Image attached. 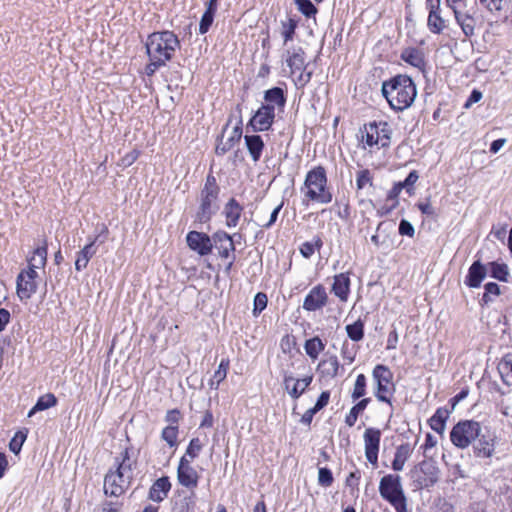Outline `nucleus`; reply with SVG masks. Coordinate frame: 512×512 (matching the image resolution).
<instances>
[{
	"label": "nucleus",
	"instance_id": "774afa93",
	"mask_svg": "<svg viewBox=\"0 0 512 512\" xmlns=\"http://www.w3.org/2000/svg\"><path fill=\"white\" fill-rule=\"evenodd\" d=\"M329 399H330V392L329 391H323L320 396L318 397L315 405L313 408H315V410L317 411H320L321 409H323L329 402Z\"/></svg>",
	"mask_w": 512,
	"mask_h": 512
},
{
	"label": "nucleus",
	"instance_id": "603ef678",
	"mask_svg": "<svg viewBox=\"0 0 512 512\" xmlns=\"http://www.w3.org/2000/svg\"><path fill=\"white\" fill-rule=\"evenodd\" d=\"M282 36L284 37V44L293 39L297 22L294 19H289L286 22H282Z\"/></svg>",
	"mask_w": 512,
	"mask_h": 512
},
{
	"label": "nucleus",
	"instance_id": "1a4fd4ad",
	"mask_svg": "<svg viewBox=\"0 0 512 512\" xmlns=\"http://www.w3.org/2000/svg\"><path fill=\"white\" fill-rule=\"evenodd\" d=\"M218 198L219 194L200 191L199 206L195 214L196 222L205 224L212 219L219 210Z\"/></svg>",
	"mask_w": 512,
	"mask_h": 512
},
{
	"label": "nucleus",
	"instance_id": "58836bf2",
	"mask_svg": "<svg viewBox=\"0 0 512 512\" xmlns=\"http://www.w3.org/2000/svg\"><path fill=\"white\" fill-rule=\"evenodd\" d=\"M498 371L502 381L508 385H512V356L506 355L498 364Z\"/></svg>",
	"mask_w": 512,
	"mask_h": 512
},
{
	"label": "nucleus",
	"instance_id": "f704fd0d",
	"mask_svg": "<svg viewBox=\"0 0 512 512\" xmlns=\"http://www.w3.org/2000/svg\"><path fill=\"white\" fill-rule=\"evenodd\" d=\"M57 404V398L54 394L48 393L38 398L36 404L28 412V417H32L39 411L54 407Z\"/></svg>",
	"mask_w": 512,
	"mask_h": 512
},
{
	"label": "nucleus",
	"instance_id": "4be33fe9",
	"mask_svg": "<svg viewBox=\"0 0 512 512\" xmlns=\"http://www.w3.org/2000/svg\"><path fill=\"white\" fill-rule=\"evenodd\" d=\"M171 489V482L168 476L158 478L150 487L148 499L153 502H162Z\"/></svg>",
	"mask_w": 512,
	"mask_h": 512
},
{
	"label": "nucleus",
	"instance_id": "b1692460",
	"mask_svg": "<svg viewBox=\"0 0 512 512\" xmlns=\"http://www.w3.org/2000/svg\"><path fill=\"white\" fill-rule=\"evenodd\" d=\"M486 274V267L479 260H476L468 270V274L465 278V284L471 288H477L481 285Z\"/></svg>",
	"mask_w": 512,
	"mask_h": 512
},
{
	"label": "nucleus",
	"instance_id": "4d7b16f0",
	"mask_svg": "<svg viewBox=\"0 0 512 512\" xmlns=\"http://www.w3.org/2000/svg\"><path fill=\"white\" fill-rule=\"evenodd\" d=\"M267 296L265 293L259 292L254 297L253 314L256 316L261 313L267 306Z\"/></svg>",
	"mask_w": 512,
	"mask_h": 512
},
{
	"label": "nucleus",
	"instance_id": "7ed1b4c3",
	"mask_svg": "<svg viewBox=\"0 0 512 512\" xmlns=\"http://www.w3.org/2000/svg\"><path fill=\"white\" fill-rule=\"evenodd\" d=\"M305 197L321 204L332 201V193L327 188V175L323 166H317L308 171L304 181Z\"/></svg>",
	"mask_w": 512,
	"mask_h": 512
},
{
	"label": "nucleus",
	"instance_id": "f257e3e1",
	"mask_svg": "<svg viewBox=\"0 0 512 512\" xmlns=\"http://www.w3.org/2000/svg\"><path fill=\"white\" fill-rule=\"evenodd\" d=\"M381 91L390 107L395 111L409 108L417 95L416 85L407 75H396L390 80L384 81Z\"/></svg>",
	"mask_w": 512,
	"mask_h": 512
},
{
	"label": "nucleus",
	"instance_id": "393cba45",
	"mask_svg": "<svg viewBox=\"0 0 512 512\" xmlns=\"http://www.w3.org/2000/svg\"><path fill=\"white\" fill-rule=\"evenodd\" d=\"M196 507V494L194 491L190 493L179 492L178 497L173 503V512H194Z\"/></svg>",
	"mask_w": 512,
	"mask_h": 512
},
{
	"label": "nucleus",
	"instance_id": "338daca9",
	"mask_svg": "<svg viewBox=\"0 0 512 512\" xmlns=\"http://www.w3.org/2000/svg\"><path fill=\"white\" fill-rule=\"evenodd\" d=\"M181 418L180 411L178 409L168 410L165 415V421L169 423V425H177Z\"/></svg>",
	"mask_w": 512,
	"mask_h": 512
},
{
	"label": "nucleus",
	"instance_id": "a211bd4d",
	"mask_svg": "<svg viewBox=\"0 0 512 512\" xmlns=\"http://www.w3.org/2000/svg\"><path fill=\"white\" fill-rule=\"evenodd\" d=\"M312 376L295 379L292 374L284 373L283 386L292 399H298L312 382Z\"/></svg>",
	"mask_w": 512,
	"mask_h": 512
},
{
	"label": "nucleus",
	"instance_id": "f3484780",
	"mask_svg": "<svg viewBox=\"0 0 512 512\" xmlns=\"http://www.w3.org/2000/svg\"><path fill=\"white\" fill-rule=\"evenodd\" d=\"M404 492L401 477L397 474H387L380 479L379 493L384 500L398 496Z\"/></svg>",
	"mask_w": 512,
	"mask_h": 512
},
{
	"label": "nucleus",
	"instance_id": "4c0bfd02",
	"mask_svg": "<svg viewBox=\"0 0 512 512\" xmlns=\"http://www.w3.org/2000/svg\"><path fill=\"white\" fill-rule=\"evenodd\" d=\"M370 401V398H363L350 409V412L345 417V423L347 426L352 427L355 425L359 414L366 409Z\"/></svg>",
	"mask_w": 512,
	"mask_h": 512
},
{
	"label": "nucleus",
	"instance_id": "e433bc0d",
	"mask_svg": "<svg viewBox=\"0 0 512 512\" xmlns=\"http://www.w3.org/2000/svg\"><path fill=\"white\" fill-rule=\"evenodd\" d=\"M401 58L413 67L421 68L424 66L423 53L417 48L405 49L401 54Z\"/></svg>",
	"mask_w": 512,
	"mask_h": 512
},
{
	"label": "nucleus",
	"instance_id": "680f3d73",
	"mask_svg": "<svg viewBox=\"0 0 512 512\" xmlns=\"http://www.w3.org/2000/svg\"><path fill=\"white\" fill-rule=\"evenodd\" d=\"M299 75L295 78V85L298 89L304 88L311 80L312 71H307L306 67L302 71H297Z\"/></svg>",
	"mask_w": 512,
	"mask_h": 512
},
{
	"label": "nucleus",
	"instance_id": "20e7f679",
	"mask_svg": "<svg viewBox=\"0 0 512 512\" xmlns=\"http://www.w3.org/2000/svg\"><path fill=\"white\" fill-rule=\"evenodd\" d=\"M133 480V471L128 466H116L110 469L104 477V493L109 496L119 497L130 487Z\"/></svg>",
	"mask_w": 512,
	"mask_h": 512
},
{
	"label": "nucleus",
	"instance_id": "5701e85b",
	"mask_svg": "<svg viewBox=\"0 0 512 512\" xmlns=\"http://www.w3.org/2000/svg\"><path fill=\"white\" fill-rule=\"evenodd\" d=\"M350 277L348 273H340L334 276L332 293L342 302H346L350 293Z\"/></svg>",
	"mask_w": 512,
	"mask_h": 512
},
{
	"label": "nucleus",
	"instance_id": "bf43d9fd",
	"mask_svg": "<svg viewBox=\"0 0 512 512\" xmlns=\"http://www.w3.org/2000/svg\"><path fill=\"white\" fill-rule=\"evenodd\" d=\"M201 192H209L214 194L220 193V187L217 184L216 178L212 174L207 175L204 187L201 189Z\"/></svg>",
	"mask_w": 512,
	"mask_h": 512
},
{
	"label": "nucleus",
	"instance_id": "f03ea898",
	"mask_svg": "<svg viewBox=\"0 0 512 512\" xmlns=\"http://www.w3.org/2000/svg\"><path fill=\"white\" fill-rule=\"evenodd\" d=\"M145 47L149 58L166 64L180 48V41L172 31L153 32L148 36Z\"/></svg>",
	"mask_w": 512,
	"mask_h": 512
},
{
	"label": "nucleus",
	"instance_id": "9d476101",
	"mask_svg": "<svg viewBox=\"0 0 512 512\" xmlns=\"http://www.w3.org/2000/svg\"><path fill=\"white\" fill-rule=\"evenodd\" d=\"M275 119L274 105H261L259 109L250 119L247 128H251L253 132H263L271 128Z\"/></svg>",
	"mask_w": 512,
	"mask_h": 512
},
{
	"label": "nucleus",
	"instance_id": "69168bd1",
	"mask_svg": "<svg viewBox=\"0 0 512 512\" xmlns=\"http://www.w3.org/2000/svg\"><path fill=\"white\" fill-rule=\"evenodd\" d=\"M166 64L154 59L149 58V63L145 67V72L148 76L154 75V73L161 67L165 66Z\"/></svg>",
	"mask_w": 512,
	"mask_h": 512
},
{
	"label": "nucleus",
	"instance_id": "8fccbe9b",
	"mask_svg": "<svg viewBox=\"0 0 512 512\" xmlns=\"http://www.w3.org/2000/svg\"><path fill=\"white\" fill-rule=\"evenodd\" d=\"M298 10L306 17H311L317 13V8L310 0H295Z\"/></svg>",
	"mask_w": 512,
	"mask_h": 512
},
{
	"label": "nucleus",
	"instance_id": "f8f14e48",
	"mask_svg": "<svg viewBox=\"0 0 512 512\" xmlns=\"http://www.w3.org/2000/svg\"><path fill=\"white\" fill-rule=\"evenodd\" d=\"M236 109L241 114V106L237 105ZM226 127L222 131L221 137L218 138V142L215 148L217 155H224L230 151L242 137V117L239 115V119L233 129L229 132V135L225 138Z\"/></svg>",
	"mask_w": 512,
	"mask_h": 512
},
{
	"label": "nucleus",
	"instance_id": "cd10ccee",
	"mask_svg": "<svg viewBox=\"0 0 512 512\" xmlns=\"http://www.w3.org/2000/svg\"><path fill=\"white\" fill-rule=\"evenodd\" d=\"M264 100L266 102L264 105H274L275 109L283 110L286 105L287 97L284 89L281 87H273L264 92Z\"/></svg>",
	"mask_w": 512,
	"mask_h": 512
},
{
	"label": "nucleus",
	"instance_id": "e2e57ef3",
	"mask_svg": "<svg viewBox=\"0 0 512 512\" xmlns=\"http://www.w3.org/2000/svg\"><path fill=\"white\" fill-rule=\"evenodd\" d=\"M417 207L421 211V213L424 215H427L430 217H435L437 215L435 208L431 205L430 197L426 198V200L424 202L417 203Z\"/></svg>",
	"mask_w": 512,
	"mask_h": 512
},
{
	"label": "nucleus",
	"instance_id": "72a5a7b5",
	"mask_svg": "<svg viewBox=\"0 0 512 512\" xmlns=\"http://www.w3.org/2000/svg\"><path fill=\"white\" fill-rule=\"evenodd\" d=\"M448 410L438 408L435 414L430 418L429 424L432 430L439 434H443L446 427V420L448 419Z\"/></svg>",
	"mask_w": 512,
	"mask_h": 512
},
{
	"label": "nucleus",
	"instance_id": "09e8293b",
	"mask_svg": "<svg viewBox=\"0 0 512 512\" xmlns=\"http://www.w3.org/2000/svg\"><path fill=\"white\" fill-rule=\"evenodd\" d=\"M229 368V360L228 359H222L218 369L214 372L213 376L216 381L215 389H218L219 384L226 378L227 371Z\"/></svg>",
	"mask_w": 512,
	"mask_h": 512
},
{
	"label": "nucleus",
	"instance_id": "c756f323",
	"mask_svg": "<svg viewBox=\"0 0 512 512\" xmlns=\"http://www.w3.org/2000/svg\"><path fill=\"white\" fill-rule=\"evenodd\" d=\"M427 3L430 5L428 27L431 32L439 34L445 28V21L438 13L439 3L436 2V4H433V1Z\"/></svg>",
	"mask_w": 512,
	"mask_h": 512
},
{
	"label": "nucleus",
	"instance_id": "7c9ffc66",
	"mask_svg": "<svg viewBox=\"0 0 512 512\" xmlns=\"http://www.w3.org/2000/svg\"><path fill=\"white\" fill-rule=\"evenodd\" d=\"M96 252L97 248L95 247L94 242H89L87 245H85L77 254L75 269L77 271H82L85 269L90 259L96 254Z\"/></svg>",
	"mask_w": 512,
	"mask_h": 512
},
{
	"label": "nucleus",
	"instance_id": "6ab92c4d",
	"mask_svg": "<svg viewBox=\"0 0 512 512\" xmlns=\"http://www.w3.org/2000/svg\"><path fill=\"white\" fill-rule=\"evenodd\" d=\"M496 437L494 435L481 434L473 442V453L477 458L490 459L495 453Z\"/></svg>",
	"mask_w": 512,
	"mask_h": 512
},
{
	"label": "nucleus",
	"instance_id": "c9c22d12",
	"mask_svg": "<svg viewBox=\"0 0 512 512\" xmlns=\"http://www.w3.org/2000/svg\"><path fill=\"white\" fill-rule=\"evenodd\" d=\"M47 261V243L44 242L42 246L37 247L33 256L29 259L28 268H33L34 270L42 268L45 266Z\"/></svg>",
	"mask_w": 512,
	"mask_h": 512
},
{
	"label": "nucleus",
	"instance_id": "49530a36",
	"mask_svg": "<svg viewBox=\"0 0 512 512\" xmlns=\"http://www.w3.org/2000/svg\"><path fill=\"white\" fill-rule=\"evenodd\" d=\"M366 394V377L364 374H359L356 378L354 388L351 394L353 401H356Z\"/></svg>",
	"mask_w": 512,
	"mask_h": 512
},
{
	"label": "nucleus",
	"instance_id": "39448f33",
	"mask_svg": "<svg viewBox=\"0 0 512 512\" xmlns=\"http://www.w3.org/2000/svg\"><path fill=\"white\" fill-rule=\"evenodd\" d=\"M481 425L474 420L459 421L450 432L451 442L460 449L469 447L480 436Z\"/></svg>",
	"mask_w": 512,
	"mask_h": 512
},
{
	"label": "nucleus",
	"instance_id": "864d4df0",
	"mask_svg": "<svg viewBox=\"0 0 512 512\" xmlns=\"http://www.w3.org/2000/svg\"><path fill=\"white\" fill-rule=\"evenodd\" d=\"M136 464L135 460H132L130 458V450L129 448H126L119 457L115 458V466H128L129 469L134 470V466Z\"/></svg>",
	"mask_w": 512,
	"mask_h": 512
},
{
	"label": "nucleus",
	"instance_id": "ddd939ff",
	"mask_svg": "<svg viewBox=\"0 0 512 512\" xmlns=\"http://www.w3.org/2000/svg\"><path fill=\"white\" fill-rule=\"evenodd\" d=\"M177 480L180 485L191 489L192 491L197 487L199 475L197 471L191 466V460L186 456H182L177 467Z\"/></svg>",
	"mask_w": 512,
	"mask_h": 512
},
{
	"label": "nucleus",
	"instance_id": "13d9d810",
	"mask_svg": "<svg viewBox=\"0 0 512 512\" xmlns=\"http://www.w3.org/2000/svg\"><path fill=\"white\" fill-rule=\"evenodd\" d=\"M214 16H215V14H212L210 12L205 11L203 13L200 23H199V33L200 34H205L208 32V30L210 29V27L214 21Z\"/></svg>",
	"mask_w": 512,
	"mask_h": 512
},
{
	"label": "nucleus",
	"instance_id": "052dcab7",
	"mask_svg": "<svg viewBox=\"0 0 512 512\" xmlns=\"http://www.w3.org/2000/svg\"><path fill=\"white\" fill-rule=\"evenodd\" d=\"M450 8L453 10L455 17H458V12H461L463 14L476 13L475 5H473V4L468 5L466 0L459 2Z\"/></svg>",
	"mask_w": 512,
	"mask_h": 512
},
{
	"label": "nucleus",
	"instance_id": "6e6552de",
	"mask_svg": "<svg viewBox=\"0 0 512 512\" xmlns=\"http://www.w3.org/2000/svg\"><path fill=\"white\" fill-rule=\"evenodd\" d=\"M439 468L433 460H423L410 472L418 488L433 486L439 479Z\"/></svg>",
	"mask_w": 512,
	"mask_h": 512
},
{
	"label": "nucleus",
	"instance_id": "a878e982",
	"mask_svg": "<svg viewBox=\"0 0 512 512\" xmlns=\"http://www.w3.org/2000/svg\"><path fill=\"white\" fill-rule=\"evenodd\" d=\"M286 63L290 68L291 75H296L297 71H302L306 67L305 52L301 47L293 48L287 51Z\"/></svg>",
	"mask_w": 512,
	"mask_h": 512
},
{
	"label": "nucleus",
	"instance_id": "a18cd8bd",
	"mask_svg": "<svg viewBox=\"0 0 512 512\" xmlns=\"http://www.w3.org/2000/svg\"><path fill=\"white\" fill-rule=\"evenodd\" d=\"M491 276L499 281L507 282L509 275L508 267L506 264H500L497 262H491Z\"/></svg>",
	"mask_w": 512,
	"mask_h": 512
},
{
	"label": "nucleus",
	"instance_id": "37998d69",
	"mask_svg": "<svg viewBox=\"0 0 512 512\" xmlns=\"http://www.w3.org/2000/svg\"><path fill=\"white\" fill-rule=\"evenodd\" d=\"M27 435V429L17 431L9 443L10 451L13 452L14 454H18L21 451V448L27 438Z\"/></svg>",
	"mask_w": 512,
	"mask_h": 512
},
{
	"label": "nucleus",
	"instance_id": "2eb2a0df",
	"mask_svg": "<svg viewBox=\"0 0 512 512\" xmlns=\"http://www.w3.org/2000/svg\"><path fill=\"white\" fill-rule=\"evenodd\" d=\"M365 456L372 465H377L381 431L376 428H367L364 432Z\"/></svg>",
	"mask_w": 512,
	"mask_h": 512
},
{
	"label": "nucleus",
	"instance_id": "a19ab883",
	"mask_svg": "<svg viewBox=\"0 0 512 512\" xmlns=\"http://www.w3.org/2000/svg\"><path fill=\"white\" fill-rule=\"evenodd\" d=\"M345 329L348 337L352 341L358 342L364 338V322L361 319H358L352 324H348Z\"/></svg>",
	"mask_w": 512,
	"mask_h": 512
},
{
	"label": "nucleus",
	"instance_id": "473e14b6",
	"mask_svg": "<svg viewBox=\"0 0 512 512\" xmlns=\"http://www.w3.org/2000/svg\"><path fill=\"white\" fill-rule=\"evenodd\" d=\"M474 15L475 13L463 14L458 12V17H455L466 37H471L475 33L476 19L474 18Z\"/></svg>",
	"mask_w": 512,
	"mask_h": 512
},
{
	"label": "nucleus",
	"instance_id": "0eeeda50",
	"mask_svg": "<svg viewBox=\"0 0 512 512\" xmlns=\"http://www.w3.org/2000/svg\"><path fill=\"white\" fill-rule=\"evenodd\" d=\"M372 376L376 382V398L378 401L388 403L390 406H392L391 396L395 391L394 385L392 383V371L387 366L378 364L374 367Z\"/></svg>",
	"mask_w": 512,
	"mask_h": 512
},
{
	"label": "nucleus",
	"instance_id": "9b49d317",
	"mask_svg": "<svg viewBox=\"0 0 512 512\" xmlns=\"http://www.w3.org/2000/svg\"><path fill=\"white\" fill-rule=\"evenodd\" d=\"M38 273L33 268L23 270L17 276V295L21 301H27L37 290Z\"/></svg>",
	"mask_w": 512,
	"mask_h": 512
},
{
	"label": "nucleus",
	"instance_id": "aec40b11",
	"mask_svg": "<svg viewBox=\"0 0 512 512\" xmlns=\"http://www.w3.org/2000/svg\"><path fill=\"white\" fill-rule=\"evenodd\" d=\"M213 247L222 258H228L231 251L235 250L233 237L225 231H217L211 237Z\"/></svg>",
	"mask_w": 512,
	"mask_h": 512
},
{
	"label": "nucleus",
	"instance_id": "4468645a",
	"mask_svg": "<svg viewBox=\"0 0 512 512\" xmlns=\"http://www.w3.org/2000/svg\"><path fill=\"white\" fill-rule=\"evenodd\" d=\"M328 303V294L322 284L314 286L305 296L303 301V309L314 312L322 309Z\"/></svg>",
	"mask_w": 512,
	"mask_h": 512
},
{
	"label": "nucleus",
	"instance_id": "79ce46f5",
	"mask_svg": "<svg viewBox=\"0 0 512 512\" xmlns=\"http://www.w3.org/2000/svg\"><path fill=\"white\" fill-rule=\"evenodd\" d=\"M178 433V425H168L162 430L161 438L170 447H175L177 445Z\"/></svg>",
	"mask_w": 512,
	"mask_h": 512
},
{
	"label": "nucleus",
	"instance_id": "de8ad7c7",
	"mask_svg": "<svg viewBox=\"0 0 512 512\" xmlns=\"http://www.w3.org/2000/svg\"><path fill=\"white\" fill-rule=\"evenodd\" d=\"M203 444L201 443L199 438H192L189 442V445L186 449L184 456L191 460V462L198 457L200 451L202 450Z\"/></svg>",
	"mask_w": 512,
	"mask_h": 512
},
{
	"label": "nucleus",
	"instance_id": "423d86ee",
	"mask_svg": "<svg viewBox=\"0 0 512 512\" xmlns=\"http://www.w3.org/2000/svg\"><path fill=\"white\" fill-rule=\"evenodd\" d=\"M362 133V140L372 147L380 144L381 147L386 148L390 146L392 128L386 121H373L365 124Z\"/></svg>",
	"mask_w": 512,
	"mask_h": 512
},
{
	"label": "nucleus",
	"instance_id": "dca6fc26",
	"mask_svg": "<svg viewBox=\"0 0 512 512\" xmlns=\"http://www.w3.org/2000/svg\"><path fill=\"white\" fill-rule=\"evenodd\" d=\"M186 241L189 248L201 256L210 254L213 249L211 237L203 232L190 231Z\"/></svg>",
	"mask_w": 512,
	"mask_h": 512
},
{
	"label": "nucleus",
	"instance_id": "c85d7f7f",
	"mask_svg": "<svg viewBox=\"0 0 512 512\" xmlns=\"http://www.w3.org/2000/svg\"><path fill=\"white\" fill-rule=\"evenodd\" d=\"M340 364L336 355H327L318 365L322 376L335 378L338 375Z\"/></svg>",
	"mask_w": 512,
	"mask_h": 512
},
{
	"label": "nucleus",
	"instance_id": "412c9836",
	"mask_svg": "<svg viewBox=\"0 0 512 512\" xmlns=\"http://www.w3.org/2000/svg\"><path fill=\"white\" fill-rule=\"evenodd\" d=\"M243 212V206L235 199L230 198L223 208V215L226 220V226L229 228L236 227L239 223Z\"/></svg>",
	"mask_w": 512,
	"mask_h": 512
},
{
	"label": "nucleus",
	"instance_id": "3c124183",
	"mask_svg": "<svg viewBox=\"0 0 512 512\" xmlns=\"http://www.w3.org/2000/svg\"><path fill=\"white\" fill-rule=\"evenodd\" d=\"M387 502L394 507L396 512H409L407 509V498L404 492L398 496L388 499Z\"/></svg>",
	"mask_w": 512,
	"mask_h": 512
},
{
	"label": "nucleus",
	"instance_id": "2f4dec72",
	"mask_svg": "<svg viewBox=\"0 0 512 512\" xmlns=\"http://www.w3.org/2000/svg\"><path fill=\"white\" fill-rule=\"evenodd\" d=\"M411 453L412 449L409 443H404L398 446L392 461V469L394 471L403 470L405 462L410 458Z\"/></svg>",
	"mask_w": 512,
	"mask_h": 512
},
{
	"label": "nucleus",
	"instance_id": "6e6d98bb",
	"mask_svg": "<svg viewBox=\"0 0 512 512\" xmlns=\"http://www.w3.org/2000/svg\"><path fill=\"white\" fill-rule=\"evenodd\" d=\"M318 483L323 487H329L333 483V475L329 468L322 467L318 471Z\"/></svg>",
	"mask_w": 512,
	"mask_h": 512
},
{
	"label": "nucleus",
	"instance_id": "c03bdc74",
	"mask_svg": "<svg viewBox=\"0 0 512 512\" xmlns=\"http://www.w3.org/2000/svg\"><path fill=\"white\" fill-rule=\"evenodd\" d=\"M485 292L480 300V304L482 306L488 305L493 301L492 296L500 295V287L495 282H489L485 285Z\"/></svg>",
	"mask_w": 512,
	"mask_h": 512
},
{
	"label": "nucleus",
	"instance_id": "bb28decb",
	"mask_svg": "<svg viewBox=\"0 0 512 512\" xmlns=\"http://www.w3.org/2000/svg\"><path fill=\"white\" fill-rule=\"evenodd\" d=\"M244 141L246 148L254 162L260 160L263 149L265 147L264 141L260 135H245Z\"/></svg>",
	"mask_w": 512,
	"mask_h": 512
},
{
	"label": "nucleus",
	"instance_id": "0e129e2a",
	"mask_svg": "<svg viewBox=\"0 0 512 512\" xmlns=\"http://www.w3.org/2000/svg\"><path fill=\"white\" fill-rule=\"evenodd\" d=\"M399 234L402 236L413 237L415 234V228L408 220L402 219L399 223Z\"/></svg>",
	"mask_w": 512,
	"mask_h": 512
},
{
	"label": "nucleus",
	"instance_id": "5fc2aeb1",
	"mask_svg": "<svg viewBox=\"0 0 512 512\" xmlns=\"http://www.w3.org/2000/svg\"><path fill=\"white\" fill-rule=\"evenodd\" d=\"M367 184L372 186V177L368 169H363L357 172L356 186L357 189H363Z\"/></svg>",
	"mask_w": 512,
	"mask_h": 512
},
{
	"label": "nucleus",
	"instance_id": "ea45409f",
	"mask_svg": "<svg viewBox=\"0 0 512 512\" xmlns=\"http://www.w3.org/2000/svg\"><path fill=\"white\" fill-rule=\"evenodd\" d=\"M324 348L325 344L319 337L308 339L304 344L305 352L313 360L318 358L319 354L324 350Z\"/></svg>",
	"mask_w": 512,
	"mask_h": 512
}]
</instances>
